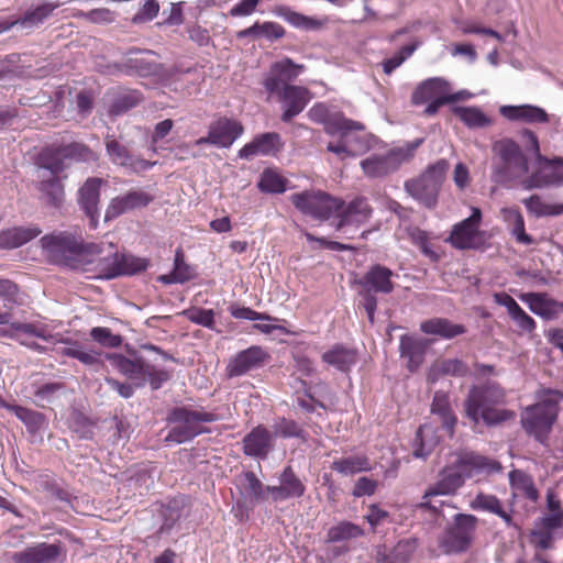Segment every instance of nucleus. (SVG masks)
I'll return each mask as SVG.
<instances>
[{"label":"nucleus","instance_id":"40","mask_svg":"<svg viewBox=\"0 0 563 563\" xmlns=\"http://www.w3.org/2000/svg\"><path fill=\"white\" fill-rule=\"evenodd\" d=\"M68 343L70 346L64 347L62 350V354L64 356L76 358L87 366H92L95 372H98L100 368L104 367V362L101 356H104L106 353L92 350L84 351L81 349V344L78 341L69 340Z\"/></svg>","mask_w":563,"mask_h":563},{"label":"nucleus","instance_id":"63","mask_svg":"<svg viewBox=\"0 0 563 563\" xmlns=\"http://www.w3.org/2000/svg\"><path fill=\"white\" fill-rule=\"evenodd\" d=\"M65 384L60 382H49L38 386L34 393L35 398L41 401L53 402L57 394L65 389Z\"/></svg>","mask_w":563,"mask_h":563},{"label":"nucleus","instance_id":"24","mask_svg":"<svg viewBox=\"0 0 563 563\" xmlns=\"http://www.w3.org/2000/svg\"><path fill=\"white\" fill-rule=\"evenodd\" d=\"M538 168L521 181L526 190L563 186L562 164H537Z\"/></svg>","mask_w":563,"mask_h":563},{"label":"nucleus","instance_id":"29","mask_svg":"<svg viewBox=\"0 0 563 563\" xmlns=\"http://www.w3.org/2000/svg\"><path fill=\"white\" fill-rule=\"evenodd\" d=\"M308 95L309 90L305 87L284 85L282 93L284 111L280 117L283 122L288 123L302 112L309 101Z\"/></svg>","mask_w":563,"mask_h":563},{"label":"nucleus","instance_id":"5","mask_svg":"<svg viewBox=\"0 0 563 563\" xmlns=\"http://www.w3.org/2000/svg\"><path fill=\"white\" fill-rule=\"evenodd\" d=\"M104 358L128 380L136 385V388H144L150 385L155 391L172 379V373L164 368H157L148 363L145 357L130 360L126 355L117 352H107Z\"/></svg>","mask_w":563,"mask_h":563},{"label":"nucleus","instance_id":"32","mask_svg":"<svg viewBox=\"0 0 563 563\" xmlns=\"http://www.w3.org/2000/svg\"><path fill=\"white\" fill-rule=\"evenodd\" d=\"M420 331L444 340H452L466 333L467 329L464 324L454 323L448 318L434 317L422 321L420 323Z\"/></svg>","mask_w":563,"mask_h":563},{"label":"nucleus","instance_id":"35","mask_svg":"<svg viewBox=\"0 0 563 563\" xmlns=\"http://www.w3.org/2000/svg\"><path fill=\"white\" fill-rule=\"evenodd\" d=\"M38 227H13L0 232V249L11 250L22 246L41 234Z\"/></svg>","mask_w":563,"mask_h":563},{"label":"nucleus","instance_id":"51","mask_svg":"<svg viewBox=\"0 0 563 563\" xmlns=\"http://www.w3.org/2000/svg\"><path fill=\"white\" fill-rule=\"evenodd\" d=\"M331 470L349 476L360 472L371 471V464L366 456H349L341 460H335L331 464Z\"/></svg>","mask_w":563,"mask_h":563},{"label":"nucleus","instance_id":"41","mask_svg":"<svg viewBox=\"0 0 563 563\" xmlns=\"http://www.w3.org/2000/svg\"><path fill=\"white\" fill-rule=\"evenodd\" d=\"M38 191L43 195L47 206L60 208L65 201V186L60 177H48L42 179L37 185Z\"/></svg>","mask_w":563,"mask_h":563},{"label":"nucleus","instance_id":"31","mask_svg":"<svg viewBox=\"0 0 563 563\" xmlns=\"http://www.w3.org/2000/svg\"><path fill=\"white\" fill-rule=\"evenodd\" d=\"M499 112L509 121H522L526 123H548L550 121L547 111L533 104L501 106Z\"/></svg>","mask_w":563,"mask_h":563},{"label":"nucleus","instance_id":"53","mask_svg":"<svg viewBox=\"0 0 563 563\" xmlns=\"http://www.w3.org/2000/svg\"><path fill=\"white\" fill-rule=\"evenodd\" d=\"M274 434L283 439L296 438L302 441L307 440V432L295 420L285 417L275 422Z\"/></svg>","mask_w":563,"mask_h":563},{"label":"nucleus","instance_id":"60","mask_svg":"<svg viewBox=\"0 0 563 563\" xmlns=\"http://www.w3.org/2000/svg\"><path fill=\"white\" fill-rule=\"evenodd\" d=\"M409 236L411 241L419 247L421 253L424 256L429 257L431 262L437 263L440 260V255L437 252H434L431 247L427 231L421 230L419 228H413L409 232Z\"/></svg>","mask_w":563,"mask_h":563},{"label":"nucleus","instance_id":"33","mask_svg":"<svg viewBox=\"0 0 563 563\" xmlns=\"http://www.w3.org/2000/svg\"><path fill=\"white\" fill-rule=\"evenodd\" d=\"M451 90L450 82L442 77H432L420 82L411 95V103L420 106L427 103L429 100L439 98V96H446Z\"/></svg>","mask_w":563,"mask_h":563},{"label":"nucleus","instance_id":"8","mask_svg":"<svg viewBox=\"0 0 563 563\" xmlns=\"http://www.w3.org/2000/svg\"><path fill=\"white\" fill-rule=\"evenodd\" d=\"M449 168L450 164L446 159L437 161L429 165L419 177L405 181L406 192L423 207L434 209Z\"/></svg>","mask_w":563,"mask_h":563},{"label":"nucleus","instance_id":"48","mask_svg":"<svg viewBox=\"0 0 563 563\" xmlns=\"http://www.w3.org/2000/svg\"><path fill=\"white\" fill-rule=\"evenodd\" d=\"M57 7V3L44 2L35 8H31L22 16L16 18L18 25L23 27L36 26L43 23Z\"/></svg>","mask_w":563,"mask_h":563},{"label":"nucleus","instance_id":"11","mask_svg":"<svg viewBox=\"0 0 563 563\" xmlns=\"http://www.w3.org/2000/svg\"><path fill=\"white\" fill-rule=\"evenodd\" d=\"M482 211L479 208H472V213L466 219L457 222L445 240L452 247L459 251H481L485 252L490 243L488 242L490 234L481 230Z\"/></svg>","mask_w":563,"mask_h":563},{"label":"nucleus","instance_id":"7","mask_svg":"<svg viewBox=\"0 0 563 563\" xmlns=\"http://www.w3.org/2000/svg\"><path fill=\"white\" fill-rule=\"evenodd\" d=\"M477 525L476 516L464 512L455 514L452 521L438 536L437 542L441 552L445 555L466 553L473 545Z\"/></svg>","mask_w":563,"mask_h":563},{"label":"nucleus","instance_id":"62","mask_svg":"<svg viewBox=\"0 0 563 563\" xmlns=\"http://www.w3.org/2000/svg\"><path fill=\"white\" fill-rule=\"evenodd\" d=\"M439 364V372L442 373L443 376L466 377L470 375L468 365L460 358H444L440 361Z\"/></svg>","mask_w":563,"mask_h":563},{"label":"nucleus","instance_id":"23","mask_svg":"<svg viewBox=\"0 0 563 563\" xmlns=\"http://www.w3.org/2000/svg\"><path fill=\"white\" fill-rule=\"evenodd\" d=\"M394 272L382 264L372 265L368 271L354 282L355 285L361 287L360 290L367 289L371 294H390L395 289V284L391 280Z\"/></svg>","mask_w":563,"mask_h":563},{"label":"nucleus","instance_id":"12","mask_svg":"<svg viewBox=\"0 0 563 563\" xmlns=\"http://www.w3.org/2000/svg\"><path fill=\"white\" fill-rule=\"evenodd\" d=\"M151 265L146 257H140L128 252H113L98 257L93 266V278L112 280L122 276H134L145 272Z\"/></svg>","mask_w":563,"mask_h":563},{"label":"nucleus","instance_id":"14","mask_svg":"<svg viewBox=\"0 0 563 563\" xmlns=\"http://www.w3.org/2000/svg\"><path fill=\"white\" fill-rule=\"evenodd\" d=\"M125 56L123 63H114L101 71L106 75L125 73L140 77H157L164 73V65L157 62L158 55L154 51L131 47L126 51Z\"/></svg>","mask_w":563,"mask_h":563},{"label":"nucleus","instance_id":"9","mask_svg":"<svg viewBox=\"0 0 563 563\" xmlns=\"http://www.w3.org/2000/svg\"><path fill=\"white\" fill-rule=\"evenodd\" d=\"M547 394L553 396L542 400L541 404L528 408V416L521 419V424L527 434L532 435L536 441L547 444L549 434L556 421V406L563 399V393L555 389H548Z\"/></svg>","mask_w":563,"mask_h":563},{"label":"nucleus","instance_id":"13","mask_svg":"<svg viewBox=\"0 0 563 563\" xmlns=\"http://www.w3.org/2000/svg\"><path fill=\"white\" fill-rule=\"evenodd\" d=\"M294 207L303 216L327 221L344 207V200L322 190H303L289 197Z\"/></svg>","mask_w":563,"mask_h":563},{"label":"nucleus","instance_id":"30","mask_svg":"<svg viewBox=\"0 0 563 563\" xmlns=\"http://www.w3.org/2000/svg\"><path fill=\"white\" fill-rule=\"evenodd\" d=\"M106 150L114 164L129 167L133 173L147 170L154 165V163L150 161L132 155L126 146L117 140L108 141L106 143Z\"/></svg>","mask_w":563,"mask_h":563},{"label":"nucleus","instance_id":"4","mask_svg":"<svg viewBox=\"0 0 563 563\" xmlns=\"http://www.w3.org/2000/svg\"><path fill=\"white\" fill-rule=\"evenodd\" d=\"M166 422L170 429L165 442L183 444L192 441L200 434L208 433V428L200 423H211L219 420L218 415L203 410H195L190 406H174L168 409Z\"/></svg>","mask_w":563,"mask_h":563},{"label":"nucleus","instance_id":"3","mask_svg":"<svg viewBox=\"0 0 563 563\" xmlns=\"http://www.w3.org/2000/svg\"><path fill=\"white\" fill-rule=\"evenodd\" d=\"M504 402L505 391L498 383L487 380L473 385L464 400L465 417L474 426L482 422L487 428L497 427L516 416L512 410L498 408Z\"/></svg>","mask_w":563,"mask_h":563},{"label":"nucleus","instance_id":"46","mask_svg":"<svg viewBox=\"0 0 563 563\" xmlns=\"http://www.w3.org/2000/svg\"><path fill=\"white\" fill-rule=\"evenodd\" d=\"M68 428L78 440H93L95 438V422L79 409H74L70 412Z\"/></svg>","mask_w":563,"mask_h":563},{"label":"nucleus","instance_id":"15","mask_svg":"<svg viewBox=\"0 0 563 563\" xmlns=\"http://www.w3.org/2000/svg\"><path fill=\"white\" fill-rule=\"evenodd\" d=\"M308 115L312 121L323 124L325 133L331 136L346 137L353 131L365 130L363 123L347 119L341 111H331L322 102L316 103Z\"/></svg>","mask_w":563,"mask_h":563},{"label":"nucleus","instance_id":"6","mask_svg":"<svg viewBox=\"0 0 563 563\" xmlns=\"http://www.w3.org/2000/svg\"><path fill=\"white\" fill-rule=\"evenodd\" d=\"M492 151L499 158L492 165L493 183L506 186L529 173V159L512 139L504 137L494 142Z\"/></svg>","mask_w":563,"mask_h":563},{"label":"nucleus","instance_id":"58","mask_svg":"<svg viewBox=\"0 0 563 563\" xmlns=\"http://www.w3.org/2000/svg\"><path fill=\"white\" fill-rule=\"evenodd\" d=\"M230 314L235 319L251 320V321H279L266 312H258L250 307L240 306L239 303H231L228 308Z\"/></svg>","mask_w":563,"mask_h":563},{"label":"nucleus","instance_id":"54","mask_svg":"<svg viewBox=\"0 0 563 563\" xmlns=\"http://www.w3.org/2000/svg\"><path fill=\"white\" fill-rule=\"evenodd\" d=\"M418 547L416 537L399 540L389 551L395 563H409Z\"/></svg>","mask_w":563,"mask_h":563},{"label":"nucleus","instance_id":"39","mask_svg":"<svg viewBox=\"0 0 563 563\" xmlns=\"http://www.w3.org/2000/svg\"><path fill=\"white\" fill-rule=\"evenodd\" d=\"M57 153L65 161L96 163L99 156L85 143L70 142L57 144Z\"/></svg>","mask_w":563,"mask_h":563},{"label":"nucleus","instance_id":"2","mask_svg":"<svg viewBox=\"0 0 563 563\" xmlns=\"http://www.w3.org/2000/svg\"><path fill=\"white\" fill-rule=\"evenodd\" d=\"M501 470V463L497 460L473 451L459 453L455 461L440 472L441 478L426 489L422 499L454 495L467 478L478 474L499 473Z\"/></svg>","mask_w":563,"mask_h":563},{"label":"nucleus","instance_id":"22","mask_svg":"<svg viewBox=\"0 0 563 563\" xmlns=\"http://www.w3.org/2000/svg\"><path fill=\"white\" fill-rule=\"evenodd\" d=\"M278 481L279 485L277 486H266V490L274 503L300 498L306 493V485L290 465L284 467L278 475Z\"/></svg>","mask_w":563,"mask_h":563},{"label":"nucleus","instance_id":"17","mask_svg":"<svg viewBox=\"0 0 563 563\" xmlns=\"http://www.w3.org/2000/svg\"><path fill=\"white\" fill-rule=\"evenodd\" d=\"M244 133L243 124L225 115L218 117L208 128L206 136L196 141V145H212L218 148H229Z\"/></svg>","mask_w":563,"mask_h":563},{"label":"nucleus","instance_id":"45","mask_svg":"<svg viewBox=\"0 0 563 563\" xmlns=\"http://www.w3.org/2000/svg\"><path fill=\"white\" fill-rule=\"evenodd\" d=\"M363 536L364 530L361 526L352 521L342 520L338 525L328 529L325 542L336 543L342 541H349L352 539H357Z\"/></svg>","mask_w":563,"mask_h":563},{"label":"nucleus","instance_id":"20","mask_svg":"<svg viewBox=\"0 0 563 563\" xmlns=\"http://www.w3.org/2000/svg\"><path fill=\"white\" fill-rule=\"evenodd\" d=\"M188 506L189 497L186 495L172 497L166 503L161 504L157 509V518L161 525L156 531V537L159 539L168 537L176 528H179L184 510Z\"/></svg>","mask_w":563,"mask_h":563},{"label":"nucleus","instance_id":"34","mask_svg":"<svg viewBox=\"0 0 563 563\" xmlns=\"http://www.w3.org/2000/svg\"><path fill=\"white\" fill-rule=\"evenodd\" d=\"M286 30L280 24L273 21H256L250 27L236 32L238 40L252 38L253 41L265 38L268 42H275L283 38Z\"/></svg>","mask_w":563,"mask_h":563},{"label":"nucleus","instance_id":"42","mask_svg":"<svg viewBox=\"0 0 563 563\" xmlns=\"http://www.w3.org/2000/svg\"><path fill=\"white\" fill-rule=\"evenodd\" d=\"M504 220L511 227L510 234L523 245L534 244V239L526 232L525 219L518 208H503Z\"/></svg>","mask_w":563,"mask_h":563},{"label":"nucleus","instance_id":"55","mask_svg":"<svg viewBox=\"0 0 563 563\" xmlns=\"http://www.w3.org/2000/svg\"><path fill=\"white\" fill-rule=\"evenodd\" d=\"M141 97L139 93H123L117 96L109 106L108 113L111 117H120L139 106Z\"/></svg>","mask_w":563,"mask_h":563},{"label":"nucleus","instance_id":"59","mask_svg":"<svg viewBox=\"0 0 563 563\" xmlns=\"http://www.w3.org/2000/svg\"><path fill=\"white\" fill-rule=\"evenodd\" d=\"M183 314L192 323L213 329L214 311L212 309L192 307L183 311Z\"/></svg>","mask_w":563,"mask_h":563},{"label":"nucleus","instance_id":"61","mask_svg":"<svg viewBox=\"0 0 563 563\" xmlns=\"http://www.w3.org/2000/svg\"><path fill=\"white\" fill-rule=\"evenodd\" d=\"M470 506L474 510H484L494 515L501 512L504 508L497 496L484 493H478Z\"/></svg>","mask_w":563,"mask_h":563},{"label":"nucleus","instance_id":"26","mask_svg":"<svg viewBox=\"0 0 563 563\" xmlns=\"http://www.w3.org/2000/svg\"><path fill=\"white\" fill-rule=\"evenodd\" d=\"M273 435L263 424L254 427L242 439V451L246 456L265 460L272 450Z\"/></svg>","mask_w":563,"mask_h":563},{"label":"nucleus","instance_id":"64","mask_svg":"<svg viewBox=\"0 0 563 563\" xmlns=\"http://www.w3.org/2000/svg\"><path fill=\"white\" fill-rule=\"evenodd\" d=\"M159 11V4L156 0H145L142 8L133 15L132 23L141 24L152 21Z\"/></svg>","mask_w":563,"mask_h":563},{"label":"nucleus","instance_id":"47","mask_svg":"<svg viewBox=\"0 0 563 563\" xmlns=\"http://www.w3.org/2000/svg\"><path fill=\"white\" fill-rule=\"evenodd\" d=\"M11 412L24 423L31 434H37L47 424L44 413L30 408L18 405L11 407Z\"/></svg>","mask_w":563,"mask_h":563},{"label":"nucleus","instance_id":"43","mask_svg":"<svg viewBox=\"0 0 563 563\" xmlns=\"http://www.w3.org/2000/svg\"><path fill=\"white\" fill-rule=\"evenodd\" d=\"M452 113L470 129L486 128L492 124V120L477 107L453 106Z\"/></svg>","mask_w":563,"mask_h":563},{"label":"nucleus","instance_id":"1","mask_svg":"<svg viewBox=\"0 0 563 563\" xmlns=\"http://www.w3.org/2000/svg\"><path fill=\"white\" fill-rule=\"evenodd\" d=\"M51 264L82 273H93L95 256L102 254V245L86 242L80 234L54 231L40 240Z\"/></svg>","mask_w":563,"mask_h":563},{"label":"nucleus","instance_id":"38","mask_svg":"<svg viewBox=\"0 0 563 563\" xmlns=\"http://www.w3.org/2000/svg\"><path fill=\"white\" fill-rule=\"evenodd\" d=\"M288 185L289 180L277 169L267 167L260 175L256 187L263 194L280 195L287 191Z\"/></svg>","mask_w":563,"mask_h":563},{"label":"nucleus","instance_id":"28","mask_svg":"<svg viewBox=\"0 0 563 563\" xmlns=\"http://www.w3.org/2000/svg\"><path fill=\"white\" fill-rule=\"evenodd\" d=\"M272 12L288 22L291 26L298 30L307 31V32H317L322 30L329 22L328 16L324 18H316L310 15H305L297 11H294L290 7L285 4L275 5Z\"/></svg>","mask_w":563,"mask_h":563},{"label":"nucleus","instance_id":"49","mask_svg":"<svg viewBox=\"0 0 563 563\" xmlns=\"http://www.w3.org/2000/svg\"><path fill=\"white\" fill-rule=\"evenodd\" d=\"M519 135L521 137V141L523 142V146H525L526 151L532 152L534 154L536 164H545V165L562 164L563 165V157L555 156V157L549 158L541 154L539 139L533 131H531L529 129H522L519 132Z\"/></svg>","mask_w":563,"mask_h":563},{"label":"nucleus","instance_id":"50","mask_svg":"<svg viewBox=\"0 0 563 563\" xmlns=\"http://www.w3.org/2000/svg\"><path fill=\"white\" fill-rule=\"evenodd\" d=\"M244 486V493L252 501L260 504L271 497L266 486L257 478L254 472H244L241 476Z\"/></svg>","mask_w":563,"mask_h":563},{"label":"nucleus","instance_id":"52","mask_svg":"<svg viewBox=\"0 0 563 563\" xmlns=\"http://www.w3.org/2000/svg\"><path fill=\"white\" fill-rule=\"evenodd\" d=\"M40 167L51 173L49 177H60L66 169L64 157L58 155L57 145L45 147L40 154Z\"/></svg>","mask_w":563,"mask_h":563},{"label":"nucleus","instance_id":"25","mask_svg":"<svg viewBox=\"0 0 563 563\" xmlns=\"http://www.w3.org/2000/svg\"><path fill=\"white\" fill-rule=\"evenodd\" d=\"M372 213L373 208L369 206L367 198L357 196L347 205L344 202V207L336 211L339 220L335 223V230L340 231L353 223L363 224L369 220Z\"/></svg>","mask_w":563,"mask_h":563},{"label":"nucleus","instance_id":"19","mask_svg":"<svg viewBox=\"0 0 563 563\" xmlns=\"http://www.w3.org/2000/svg\"><path fill=\"white\" fill-rule=\"evenodd\" d=\"M271 360L269 353L260 345H251L232 357L227 365L228 377H240L263 367Z\"/></svg>","mask_w":563,"mask_h":563},{"label":"nucleus","instance_id":"16","mask_svg":"<svg viewBox=\"0 0 563 563\" xmlns=\"http://www.w3.org/2000/svg\"><path fill=\"white\" fill-rule=\"evenodd\" d=\"M108 181L100 177H88L77 189L76 203L79 211L88 220L89 229L96 230L100 218L101 187Z\"/></svg>","mask_w":563,"mask_h":563},{"label":"nucleus","instance_id":"57","mask_svg":"<svg viewBox=\"0 0 563 563\" xmlns=\"http://www.w3.org/2000/svg\"><path fill=\"white\" fill-rule=\"evenodd\" d=\"M303 69H305L303 65L296 64L289 57H286L279 62H275L271 66V71L273 74L279 75L283 80H288V81L296 79Z\"/></svg>","mask_w":563,"mask_h":563},{"label":"nucleus","instance_id":"36","mask_svg":"<svg viewBox=\"0 0 563 563\" xmlns=\"http://www.w3.org/2000/svg\"><path fill=\"white\" fill-rule=\"evenodd\" d=\"M530 311L544 320H554L558 318L556 300L552 299L545 292H527L521 295Z\"/></svg>","mask_w":563,"mask_h":563},{"label":"nucleus","instance_id":"44","mask_svg":"<svg viewBox=\"0 0 563 563\" xmlns=\"http://www.w3.org/2000/svg\"><path fill=\"white\" fill-rule=\"evenodd\" d=\"M431 412L438 415L441 419L442 427L453 432L457 422V418L452 411L449 397L444 393L437 391L431 404Z\"/></svg>","mask_w":563,"mask_h":563},{"label":"nucleus","instance_id":"21","mask_svg":"<svg viewBox=\"0 0 563 563\" xmlns=\"http://www.w3.org/2000/svg\"><path fill=\"white\" fill-rule=\"evenodd\" d=\"M285 142L277 132H264L256 134L253 140L246 143L238 152V157L250 161L254 156L276 157L284 150Z\"/></svg>","mask_w":563,"mask_h":563},{"label":"nucleus","instance_id":"56","mask_svg":"<svg viewBox=\"0 0 563 563\" xmlns=\"http://www.w3.org/2000/svg\"><path fill=\"white\" fill-rule=\"evenodd\" d=\"M90 338L103 347L117 349L122 345L123 336L114 334L106 327H95L90 330Z\"/></svg>","mask_w":563,"mask_h":563},{"label":"nucleus","instance_id":"37","mask_svg":"<svg viewBox=\"0 0 563 563\" xmlns=\"http://www.w3.org/2000/svg\"><path fill=\"white\" fill-rule=\"evenodd\" d=\"M322 361L338 371L347 373L356 364L357 353L354 349L336 343L321 356Z\"/></svg>","mask_w":563,"mask_h":563},{"label":"nucleus","instance_id":"27","mask_svg":"<svg viewBox=\"0 0 563 563\" xmlns=\"http://www.w3.org/2000/svg\"><path fill=\"white\" fill-rule=\"evenodd\" d=\"M428 349L429 341L426 339L410 334L400 336L399 353L402 358L407 360L406 367L410 373H416L423 364Z\"/></svg>","mask_w":563,"mask_h":563},{"label":"nucleus","instance_id":"10","mask_svg":"<svg viewBox=\"0 0 563 563\" xmlns=\"http://www.w3.org/2000/svg\"><path fill=\"white\" fill-rule=\"evenodd\" d=\"M424 142L423 137L408 142L405 146L395 147L385 154H372L361 161L360 166L368 178H383L399 169L402 163L415 156L418 147Z\"/></svg>","mask_w":563,"mask_h":563},{"label":"nucleus","instance_id":"18","mask_svg":"<svg viewBox=\"0 0 563 563\" xmlns=\"http://www.w3.org/2000/svg\"><path fill=\"white\" fill-rule=\"evenodd\" d=\"M67 549L60 540L53 543L38 542L29 545L11 556L13 563H63Z\"/></svg>","mask_w":563,"mask_h":563}]
</instances>
